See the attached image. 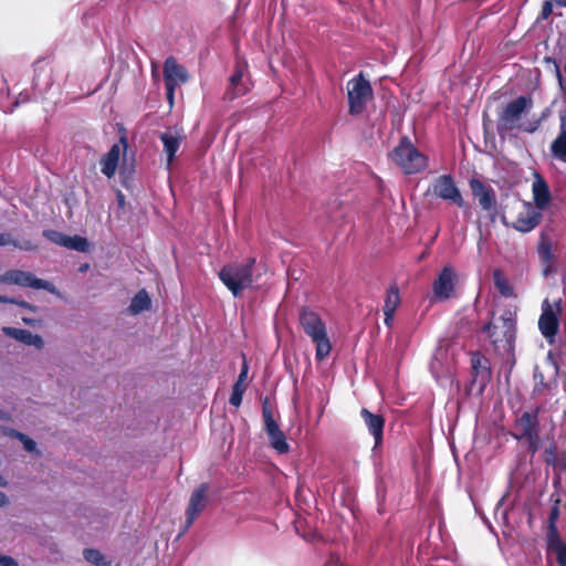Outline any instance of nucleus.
Returning <instances> with one entry per match:
<instances>
[{
	"mask_svg": "<svg viewBox=\"0 0 566 566\" xmlns=\"http://www.w3.org/2000/svg\"><path fill=\"white\" fill-rule=\"evenodd\" d=\"M490 344L496 354L511 355L514 353L516 339V321L510 311H505L497 319L483 325Z\"/></svg>",
	"mask_w": 566,
	"mask_h": 566,
	"instance_id": "nucleus-1",
	"label": "nucleus"
},
{
	"mask_svg": "<svg viewBox=\"0 0 566 566\" xmlns=\"http://www.w3.org/2000/svg\"><path fill=\"white\" fill-rule=\"evenodd\" d=\"M533 106V99L528 96H518L515 99L509 102L502 109L497 117V133L500 136H504L514 128H518L523 132L533 134L539 127V120L528 123L527 125H517L522 114L527 112Z\"/></svg>",
	"mask_w": 566,
	"mask_h": 566,
	"instance_id": "nucleus-2",
	"label": "nucleus"
},
{
	"mask_svg": "<svg viewBox=\"0 0 566 566\" xmlns=\"http://www.w3.org/2000/svg\"><path fill=\"white\" fill-rule=\"evenodd\" d=\"M300 324L304 333L316 345V360H324L332 350V344L327 335L325 323L319 314L311 308L303 307L300 312Z\"/></svg>",
	"mask_w": 566,
	"mask_h": 566,
	"instance_id": "nucleus-3",
	"label": "nucleus"
},
{
	"mask_svg": "<svg viewBox=\"0 0 566 566\" xmlns=\"http://www.w3.org/2000/svg\"><path fill=\"white\" fill-rule=\"evenodd\" d=\"M389 157L406 175L421 172L429 164V158L420 153L407 136L400 138Z\"/></svg>",
	"mask_w": 566,
	"mask_h": 566,
	"instance_id": "nucleus-4",
	"label": "nucleus"
},
{
	"mask_svg": "<svg viewBox=\"0 0 566 566\" xmlns=\"http://www.w3.org/2000/svg\"><path fill=\"white\" fill-rule=\"evenodd\" d=\"M254 258H249L244 263L226 264L219 272L220 281L228 287L234 297L253 283Z\"/></svg>",
	"mask_w": 566,
	"mask_h": 566,
	"instance_id": "nucleus-5",
	"label": "nucleus"
},
{
	"mask_svg": "<svg viewBox=\"0 0 566 566\" xmlns=\"http://www.w3.org/2000/svg\"><path fill=\"white\" fill-rule=\"evenodd\" d=\"M541 412V406H536L531 411L523 412L516 421V427L521 432L513 434L516 440H525L527 442V451L531 454H535L541 448V427L538 419Z\"/></svg>",
	"mask_w": 566,
	"mask_h": 566,
	"instance_id": "nucleus-6",
	"label": "nucleus"
},
{
	"mask_svg": "<svg viewBox=\"0 0 566 566\" xmlns=\"http://www.w3.org/2000/svg\"><path fill=\"white\" fill-rule=\"evenodd\" d=\"M374 91L370 82L360 72L347 83L348 113L353 116L360 115L373 99Z\"/></svg>",
	"mask_w": 566,
	"mask_h": 566,
	"instance_id": "nucleus-7",
	"label": "nucleus"
},
{
	"mask_svg": "<svg viewBox=\"0 0 566 566\" xmlns=\"http://www.w3.org/2000/svg\"><path fill=\"white\" fill-rule=\"evenodd\" d=\"M432 193L434 197L448 201L459 208H468V203L457 186L452 175L444 174L437 177L426 195Z\"/></svg>",
	"mask_w": 566,
	"mask_h": 566,
	"instance_id": "nucleus-8",
	"label": "nucleus"
},
{
	"mask_svg": "<svg viewBox=\"0 0 566 566\" xmlns=\"http://www.w3.org/2000/svg\"><path fill=\"white\" fill-rule=\"evenodd\" d=\"M469 186L472 196L478 200L481 209L489 214L491 220H494L499 213L496 193L494 189L475 177L469 180Z\"/></svg>",
	"mask_w": 566,
	"mask_h": 566,
	"instance_id": "nucleus-9",
	"label": "nucleus"
},
{
	"mask_svg": "<svg viewBox=\"0 0 566 566\" xmlns=\"http://www.w3.org/2000/svg\"><path fill=\"white\" fill-rule=\"evenodd\" d=\"M0 283L7 285H18L21 287H31L34 290L53 291L54 286L42 279L36 277L34 274L22 270H8L0 274Z\"/></svg>",
	"mask_w": 566,
	"mask_h": 566,
	"instance_id": "nucleus-10",
	"label": "nucleus"
},
{
	"mask_svg": "<svg viewBox=\"0 0 566 566\" xmlns=\"http://www.w3.org/2000/svg\"><path fill=\"white\" fill-rule=\"evenodd\" d=\"M559 500L552 506L548 515L547 548L556 554L559 566H566V544L562 542L556 523L559 518Z\"/></svg>",
	"mask_w": 566,
	"mask_h": 566,
	"instance_id": "nucleus-11",
	"label": "nucleus"
},
{
	"mask_svg": "<svg viewBox=\"0 0 566 566\" xmlns=\"http://www.w3.org/2000/svg\"><path fill=\"white\" fill-rule=\"evenodd\" d=\"M248 70L245 62H235L234 72L230 76L229 85L223 94V99L234 101L235 98L245 95L251 90V81L244 78Z\"/></svg>",
	"mask_w": 566,
	"mask_h": 566,
	"instance_id": "nucleus-12",
	"label": "nucleus"
},
{
	"mask_svg": "<svg viewBox=\"0 0 566 566\" xmlns=\"http://www.w3.org/2000/svg\"><path fill=\"white\" fill-rule=\"evenodd\" d=\"M471 385L479 386L480 391L485 389L492 378L491 363L481 352L471 355Z\"/></svg>",
	"mask_w": 566,
	"mask_h": 566,
	"instance_id": "nucleus-13",
	"label": "nucleus"
},
{
	"mask_svg": "<svg viewBox=\"0 0 566 566\" xmlns=\"http://www.w3.org/2000/svg\"><path fill=\"white\" fill-rule=\"evenodd\" d=\"M455 276V271L451 265L447 264L442 268L432 286L438 301H447L453 296Z\"/></svg>",
	"mask_w": 566,
	"mask_h": 566,
	"instance_id": "nucleus-14",
	"label": "nucleus"
},
{
	"mask_svg": "<svg viewBox=\"0 0 566 566\" xmlns=\"http://www.w3.org/2000/svg\"><path fill=\"white\" fill-rule=\"evenodd\" d=\"M208 483H201L191 494L188 507L186 510V526L189 527L201 514L207 504Z\"/></svg>",
	"mask_w": 566,
	"mask_h": 566,
	"instance_id": "nucleus-15",
	"label": "nucleus"
},
{
	"mask_svg": "<svg viewBox=\"0 0 566 566\" xmlns=\"http://www.w3.org/2000/svg\"><path fill=\"white\" fill-rule=\"evenodd\" d=\"M538 328L542 335L549 342L555 338L559 329L558 316L547 300L543 303L542 314L538 318Z\"/></svg>",
	"mask_w": 566,
	"mask_h": 566,
	"instance_id": "nucleus-16",
	"label": "nucleus"
},
{
	"mask_svg": "<svg viewBox=\"0 0 566 566\" xmlns=\"http://www.w3.org/2000/svg\"><path fill=\"white\" fill-rule=\"evenodd\" d=\"M543 219L541 211L536 210L531 203L525 205V210L520 212L512 223V227L522 233H527L534 230Z\"/></svg>",
	"mask_w": 566,
	"mask_h": 566,
	"instance_id": "nucleus-17",
	"label": "nucleus"
},
{
	"mask_svg": "<svg viewBox=\"0 0 566 566\" xmlns=\"http://www.w3.org/2000/svg\"><path fill=\"white\" fill-rule=\"evenodd\" d=\"M537 254L543 264V275L547 276L556 269L554 268L555 255L553 252V244L546 231H541L539 240L537 243Z\"/></svg>",
	"mask_w": 566,
	"mask_h": 566,
	"instance_id": "nucleus-18",
	"label": "nucleus"
},
{
	"mask_svg": "<svg viewBox=\"0 0 566 566\" xmlns=\"http://www.w3.org/2000/svg\"><path fill=\"white\" fill-rule=\"evenodd\" d=\"M188 72L186 67L177 62L174 56H169L164 62V81L165 84H174L175 87L188 81Z\"/></svg>",
	"mask_w": 566,
	"mask_h": 566,
	"instance_id": "nucleus-19",
	"label": "nucleus"
},
{
	"mask_svg": "<svg viewBox=\"0 0 566 566\" xmlns=\"http://www.w3.org/2000/svg\"><path fill=\"white\" fill-rule=\"evenodd\" d=\"M360 416L364 419L369 433L374 437V449H376L382 443L384 428L386 422L385 417L380 413H373L367 408H363L360 410Z\"/></svg>",
	"mask_w": 566,
	"mask_h": 566,
	"instance_id": "nucleus-20",
	"label": "nucleus"
},
{
	"mask_svg": "<svg viewBox=\"0 0 566 566\" xmlns=\"http://www.w3.org/2000/svg\"><path fill=\"white\" fill-rule=\"evenodd\" d=\"M534 208L541 211L546 209L552 200V193L547 181L539 174H536L532 185Z\"/></svg>",
	"mask_w": 566,
	"mask_h": 566,
	"instance_id": "nucleus-21",
	"label": "nucleus"
},
{
	"mask_svg": "<svg viewBox=\"0 0 566 566\" xmlns=\"http://www.w3.org/2000/svg\"><path fill=\"white\" fill-rule=\"evenodd\" d=\"M120 144H123V163L119 169V178L123 187L126 189H129L132 186V182L134 180V174H135V159L134 157L132 160H128L127 158V138L125 136H122L119 138Z\"/></svg>",
	"mask_w": 566,
	"mask_h": 566,
	"instance_id": "nucleus-22",
	"label": "nucleus"
},
{
	"mask_svg": "<svg viewBox=\"0 0 566 566\" xmlns=\"http://www.w3.org/2000/svg\"><path fill=\"white\" fill-rule=\"evenodd\" d=\"M123 150V144H114L111 149L101 159V171L107 178L114 177L118 163L119 156Z\"/></svg>",
	"mask_w": 566,
	"mask_h": 566,
	"instance_id": "nucleus-23",
	"label": "nucleus"
},
{
	"mask_svg": "<svg viewBox=\"0 0 566 566\" xmlns=\"http://www.w3.org/2000/svg\"><path fill=\"white\" fill-rule=\"evenodd\" d=\"M2 332L11 338H14L25 345L34 346L39 349L44 345V342L40 335L32 334L28 329L4 326L2 327Z\"/></svg>",
	"mask_w": 566,
	"mask_h": 566,
	"instance_id": "nucleus-24",
	"label": "nucleus"
},
{
	"mask_svg": "<svg viewBox=\"0 0 566 566\" xmlns=\"http://www.w3.org/2000/svg\"><path fill=\"white\" fill-rule=\"evenodd\" d=\"M249 366L245 359H243L242 367L239 374L237 381L232 387V392L229 398L230 405L234 407H240L242 403L243 395L247 390V379H248Z\"/></svg>",
	"mask_w": 566,
	"mask_h": 566,
	"instance_id": "nucleus-25",
	"label": "nucleus"
},
{
	"mask_svg": "<svg viewBox=\"0 0 566 566\" xmlns=\"http://www.w3.org/2000/svg\"><path fill=\"white\" fill-rule=\"evenodd\" d=\"M554 158L566 163V112L560 114V132L551 145Z\"/></svg>",
	"mask_w": 566,
	"mask_h": 566,
	"instance_id": "nucleus-26",
	"label": "nucleus"
},
{
	"mask_svg": "<svg viewBox=\"0 0 566 566\" xmlns=\"http://www.w3.org/2000/svg\"><path fill=\"white\" fill-rule=\"evenodd\" d=\"M160 140L164 144V151L167 155V167H170L180 147L181 138L170 133H161Z\"/></svg>",
	"mask_w": 566,
	"mask_h": 566,
	"instance_id": "nucleus-27",
	"label": "nucleus"
},
{
	"mask_svg": "<svg viewBox=\"0 0 566 566\" xmlns=\"http://www.w3.org/2000/svg\"><path fill=\"white\" fill-rule=\"evenodd\" d=\"M262 417H263V421H264V430L268 436H272L276 432L282 431L280 429L279 423L276 422V420L273 417V412L270 407L268 397L264 399V401L262 403Z\"/></svg>",
	"mask_w": 566,
	"mask_h": 566,
	"instance_id": "nucleus-28",
	"label": "nucleus"
},
{
	"mask_svg": "<svg viewBox=\"0 0 566 566\" xmlns=\"http://www.w3.org/2000/svg\"><path fill=\"white\" fill-rule=\"evenodd\" d=\"M12 245L23 251H34L38 249V244L31 240L18 241L13 239L9 233H0V247Z\"/></svg>",
	"mask_w": 566,
	"mask_h": 566,
	"instance_id": "nucleus-29",
	"label": "nucleus"
},
{
	"mask_svg": "<svg viewBox=\"0 0 566 566\" xmlns=\"http://www.w3.org/2000/svg\"><path fill=\"white\" fill-rule=\"evenodd\" d=\"M493 282L500 294L504 297H511L514 294L513 287L502 270L493 271Z\"/></svg>",
	"mask_w": 566,
	"mask_h": 566,
	"instance_id": "nucleus-30",
	"label": "nucleus"
},
{
	"mask_svg": "<svg viewBox=\"0 0 566 566\" xmlns=\"http://www.w3.org/2000/svg\"><path fill=\"white\" fill-rule=\"evenodd\" d=\"M151 301L148 293L145 290L138 291L132 300L129 311L133 314H139L150 307Z\"/></svg>",
	"mask_w": 566,
	"mask_h": 566,
	"instance_id": "nucleus-31",
	"label": "nucleus"
},
{
	"mask_svg": "<svg viewBox=\"0 0 566 566\" xmlns=\"http://www.w3.org/2000/svg\"><path fill=\"white\" fill-rule=\"evenodd\" d=\"M399 304H400L399 290H398L397 285H391L387 291L382 311L396 312Z\"/></svg>",
	"mask_w": 566,
	"mask_h": 566,
	"instance_id": "nucleus-32",
	"label": "nucleus"
},
{
	"mask_svg": "<svg viewBox=\"0 0 566 566\" xmlns=\"http://www.w3.org/2000/svg\"><path fill=\"white\" fill-rule=\"evenodd\" d=\"M270 446L280 454H285L290 451V446L283 431L268 436Z\"/></svg>",
	"mask_w": 566,
	"mask_h": 566,
	"instance_id": "nucleus-33",
	"label": "nucleus"
},
{
	"mask_svg": "<svg viewBox=\"0 0 566 566\" xmlns=\"http://www.w3.org/2000/svg\"><path fill=\"white\" fill-rule=\"evenodd\" d=\"M84 559L95 566H111V562L105 559V556L95 548H85L83 551Z\"/></svg>",
	"mask_w": 566,
	"mask_h": 566,
	"instance_id": "nucleus-34",
	"label": "nucleus"
},
{
	"mask_svg": "<svg viewBox=\"0 0 566 566\" xmlns=\"http://www.w3.org/2000/svg\"><path fill=\"white\" fill-rule=\"evenodd\" d=\"M64 247L67 249L76 250L78 252H85L88 248V241L80 235H67Z\"/></svg>",
	"mask_w": 566,
	"mask_h": 566,
	"instance_id": "nucleus-35",
	"label": "nucleus"
},
{
	"mask_svg": "<svg viewBox=\"0 0 566 566\" xmlns=\"http://www.w3.org/2000/svg\"><path fill=\"white\" fill-rule=\"evenodd\" d=\"M43 235L50 240L51 242H54L59 245L64 247L67 235L63 234L62 232L55 231V230H44Z\"/></svg>",
	"mask_w": 566,
	"mask_h": 566,
	"instance_id": "nucleus-36",
	"label": "nucleus"
},
{
	"mask_svg": "<svg viewBox=\"0 0 566 566\" xmlns=\"http://www.w3.org/2000/svg\"><path fill=\"white\" fill-rule=\"evenodd\" d=\"M15 437L22 442L23 444V448L28 451V452H34L36 451V443L33 439H31L29 436L22 433V432H19L17 431L15 432Z\"/></svg>",
	"mask_w": 566,
	"mask_h": 566,
	"instance_id": "nucleus-37",
	"label": "nucleus"
},
{
	"mask_svg": "<svg viewBox=\"0 0 566 566\" xmlns=\"http://www.w3.org/2000/svg\"><path fill=\"white\" fill-rule=\"evenodd\" d=\"M543 455H544V461L548 465H555V463H556V448L554 446L545 449Z\"/></svg>",
	"mask_w": 566,
	"mask_h": 566,
	"instance_id": "nucleus-38",
	"label": "nucleus"
},
{
	"mask_svg": "<svg viewBox=\"0 0 566 566\" xmlns=\"http://www.w3.org/2000/svg\"><path fill=\"white\" fill-rule=\"evenodd\" d=\"M553 13V1L546 0L542 4L541 19L546 20Z\"/></svg>",
	"mask_w": 566,
	"mask_h": 566,
	"instance_id": "nucleus-39",
	"label": "nucleus"
},
{
	"mask_svg": "<svg viewBox=\"0 0 566 566\" xmlns=\"http://www.w3.org/2000/svg\"><path fill=\"white\" fill-rule=\"evenodd\" d=\"M166 87V97L170 106L174 105L175 91L177 87L174 84H165Z\"/></svg>",
	"mask_w": 566,
	"mask_h": 566,
	"instance_id": "nucleus-40",
	"label": "nucleus"
},
{
	"mask_svg": "<svg viewBox=\"0 0 566 566\" xmlns=\"http://www.w3.org/2000/svg\"><path fill=\"white\" fill-rule=\"evenodd\" d=\"M12 304H15L22 308H25L30 312H36L38 307L27 301H23V300H17L14 298V302Z\"/></svg>",
	"mask_w": 566,
	"mask_h": 566,
	"instance_id": "nucleus-41",
	"label": "nucleus"
},
{
	"mask_svg": "<svg viewBox=\"0 0 566 566\" xmlns=\"http://www.w3.org/2000/svg\"><path fill=\"white\" fill-rule=\"evenodd\" d=\"M0 566H19L18 562L11 556H3Z\"/></svg>",
	"mask_w": 566,
	"mask_h": 566,
	"instance_id": "nucleus-42",
	"label": "nucleus"
},
{
	"mask_svg": "<svg viewBox=\"0 0 566 566\" xmlns=\"http://www.w3.org/2000/svg\"><path fill=\"white\" fill-rule=\"evenodd\" d=\"M458 328H459V331H462L463 328L471 331V322H470L469 317H462L458 322Z\"/></svg>",
	"mask_w": 566,
	"mask_h": 566,
	"instance_id": "nucleus-43",
	"label": "nucleus"
},
{
	"mask_svg": "<svg viewBox=\"0 0 566 566\" xmlns=\"http://www.w3.org/2000/svg\"><path fill=\"white\" fill-rule=\"evenodd\" d=\"M384 314H385L384 323H385V325L387 327H390L392 325V322H394L395 312L384 311Z\"/></svg>",
	"mask_w": 566,
	"mask_h": 566,
	"instance_id": "nucleus-44",
	"label": "nucleus"
},
{
	"mask_svg": "<svg viewBox=\"0 0 566 566\" xmlns=\"http://www.w3.org/2000/svg\"><path fill=\"white\" fill-rule=\"evenodd\" d=\"M29 101H30V97H29L28 93H20L13 106L17 107L19 104H24V103H28Z\"/></svg>",
	"mask_w": 566,
	"mask_h": 566,
	"instance_id": "nucleus-45",
	"label": "nucleus"
},
{
	"mask_svg": "<svg viewBox=\"0 0 566 566\" xmlns=\"http://www.w3.org/2000/svg\"><path fill=\"white\" fill-rule=\"evenodd\" d=\"M9 504L8 496L0 491V507L7 506Z\"/></svg>",
	"mask_w": 566,
	"mask_h": 566,
	"instance_id": "nucleus-46",
	"label": "nucleus"
},
{
	"mask_svg": "<svg viewBox=\"0 0 566 566\" xmlns=\"http://www.w3.org/2000/svg\"><path fill=\"white\" fill-rule=\"evenodd\" d=\"M13 302H14V297H10V296L0 294V303L9 304V303H13Z\"/></svg>",
	"mask_w": 566,
	"mask_h": 566,
	"instance_id": "nucleus-47",
	"label": "nucleus"
},
{
	"mask_svg": "<svg viewBox=\"0 0 566 566\" xmlns=\"http://www.w3.org/2000/svg\"><path fill=\"white\" fill-rule=\"evenodd\" d=\"M116 197H117V201H118L119 207H123L124 202H125L124 195L120 191H117V196Z\"/></svg>",
	"mask_w": 566,
	"mask_h": 566,
	"instance_id": "nucleus-48",
	"label": "nucleus"
},
{
	"mask_svg": "<svg viewBox=\"0 0 566 566\" xmlns=\"http://www.w3.org/2000/svg\"><path fill=\"white\" fill-rule=\"evenodd\" d=\"M558 7L566 8V0H554Z\"/></svg>",
	"mask_w": 566,
	"mask_h": 566,
	"instance_id": "nucleus-49",
	"label": "nucleus"
},
{
	"mask_svg": "<svg viewBox=\"0 0 566 566\" xmlns=\"http://www.w3.org/2000/svg\"><path fill=\"white\" fill-rule=\"evenodd\" d=\"M22 321L28 324V325H32L34 323L33 319H30V318H27V317H23Z\"/></svg>",
	"mask_w": 566,
	"mask_h": 566,
	"instance_id": "nucleus-50",
	"label": "nucleus"
},
{
	"mask_svg": "<svg viewBox=\"0 0 566 566\" xmlns=\"http://www.w3.org/2000/svg\"><path fill=\"white\" fill-rule=\"evenodd\" d=\"M7 485V481L4 480V478L2 475H0V486H6Z\"/></svg>",
	"mask_w": 566,
	"mask_h": 566,
	"instance_id": "nucleus-51",
	"label": "nucleus"
},
{
	"mask_svg": "<svg viewBox=\"0 0 566 566\" xmlns=\"http://www.w3.org/2000/svg\"><path fill=\"white\" fill-rule=\"evenodd\" d=\"M0 419L7 420L8 417L4 416V413L0 410Z\"/></svg>",
	"mask_w": 566,
	"mask_h": 566,
	"instance_id": "nucleus-52",
	"label": "nucleus"
},
{
	"mask_svg": "<svg viewBox=\"0 0 566 566\" xmlns=\"http://www.w3.org/2000/svg\"><path fill=\"white\" fill-rule=\"evenodd\" d=\"M557 76H558V80L562 81L563 77H562V74L559 71H557Z\"/></svg>",
	"mask_w": 566,
	"mask_h": 566,
	"instance_id": "nucleus-53",
	"label": "nucleus"
}]
</instances>
